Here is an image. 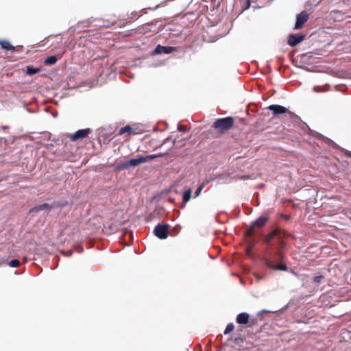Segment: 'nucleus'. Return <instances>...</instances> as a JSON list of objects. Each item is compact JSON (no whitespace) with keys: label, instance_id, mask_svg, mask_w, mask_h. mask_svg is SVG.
I'll return each mask as SVG.
<instances>
[{"label":"nucleus","instance_id":"nucleus-25","mask_svg":"<svg viewBox=\"0 0 351 351\" xmlns=\"http://www.w3.org/2000/svg\"><path fill=\"white\" fill-rule=\"evenodd\" d=\"M324 279V276L320 275V276H317L314 278L313 279V281L315 282V283H319L321 282V281Z\"/></svg>","mask_w":351,"mask_h":351},{"label":"nucleus","instance_id":"nucleus-12","mask_svg":"<svg viewBox=\"0 0 351 351\" xmlns=\"http://www.w3.org/2000/svg\"><path fill=\"white\" fill-rule=\"evenodd\" d=\"M50 209H51V206L48 204L45 203V204L34 206V208H32L30 210V213L38 212L40 210L49 211Z\"/></svg>","mask_w":351,"mask_h":351},{"label":"nucleus","instance_id":"nucleus-20","mask_svg":"<svg viewBox=\"0 0 351 351\" xmlns=\"http://www.w3.org/2000/svg\"><path fill=\"white\" fill-rule=\"evenodd\" d=\"M284 237H285V233H284V232L282 230H281L280 234H279V236L278 237V239L280 245L282 247H284L285 245V243L283 241Z\"/></svg>","mask_w":351,"mask_h":351},{"label":"nucleus","instance_id":"nucleus-28","mask_svg":"<svg viewBox=\"0 0 351 351\" xmlns=\"http://www.w3.org/2000/svg\"><path fill=\"white\" fill-rule=\"evenodd\" d=\"M276 254L277 256H278L279 259L280 260H282V252L280 250H278L276 252Z\"/></svg>","mask_w":351,"mask_h":351},{"label":"nucleus","instance_id":"nucleus-16","mask_svg":"<svg viewBox=\"0 0 351 351\" xmlns=\"http://www.w3.org/2000/svg\"><path fill=\"white\" fill-rule=\"evenodd\" d=\"M191 189H187L186 190L184 193H183V195H182V201L184 203H186L187 202H189L191 198Z\"/></svg>","mask_w":351,"mask_h":351},{"label":"nucleus","instance_id":"nucleus-2","mask_svg":"<svg viewBox=\"0 0 351 351\" xmlns=\"http://www.w3.org/2000/svg\"><path fill=\"white\" fill-rule=\"evenodd\" d=\"M154 158H156V156L154 155L138 156L137 158L129 160L128 161L125 162L123 164H121L119 167L121 169H125L128 168V167H137L141 164L149 162V160H152Z\"/></svg>","mask_w":351,"mask_h":351},{"label":"nucleus","instance_id":"nucleus-27","mask_svg":"<svg viewBox=\"0 0 351 351\" xmlns=\"http://www.w3.org/2000/svg\"><path fill=\"white\" fill-rule=\"evenodd\" d=\"M313 89H314V91L317 92V93L322 91V89L321 86H314Z\"/></svg>","mask_w":351,"mask_h":351},{"label":"nucleus","instance_id":"nucleus-32","mask_svg":"<svg viewBox=\"0 0 351 351\" xmlns=\"http://www.w3.org/2000/svg\"><path fill=\"white\" fill-rule=\"evenodd\" d=\"M348 156H350L351 157V152L348 153Z\"/></svg>","mask_w":351,"mask_h":351},{"label":"nucleus","instance_id":"nucleus-18","mask_svg":"<svg viewBox=\"0 0 351 351\" xmlns=\"http://www.w3.org/2000/svg\"><path fill=\"white\" fill-rule=\"evenodd\" d=\"M40 71V69L38 68H34L32 66H27V74L29 75H32L34 74H36Z\"/></svg>","mask_w":351,"mask_h":351},{"label":"nucleus","instance_id":"nucleus-31","mask_svg":"<svg viewBox=\"0 0 351 351\" xmlns=\"http://www.w3.org/2000/svg\"><path fill=\"white\" fill-rule=\"evenodd\" d=\"M3 129H7L8 128V126H3Z\"/></svg>","mask_w":351,"mask_h":351},{"label":"nucleus","instance_id":"nucleus-3","mask_svg":"<svg viewBox=\"0 0 351 351\" xmlns=\"http://www.w3.org/2000/svg\"><path fill=\"white\" fill-rule=\"evenodd\" d=\"M169 229V226L167 224L162 225L158 224L154 230V232L155 235L159 238L160 239H165L168 237V232Z\"/></svg>","mask_w":351,"mask_h":351},{"label":"nucleus","instance_id":"nucleus-7","mask_svg":"<svg viewBox=\"0 0 351 351\" xmlns=\"http://www.w3.org/2000/svg\"><path fill=\"white\" fill-rule=\"evenodd\" d=\"M177 48L174 47H169V46H162L160 45H158L154 51V54H161V53H165V54H169L172 52L176 51Z\"/></svg>","mask_w":351,"mask_h":351},{"label":"nucleus","instance_id":"nucleus-11","mask_svg":"<svg viewBox=\"0 0 351 351\" xmlns=\"http://www.w3.org/2000/svg\"><path fill=\"white\" fill-rule=\"evenodd\" d=\"M249 317L247 313H239L237 317V322L239 324H246L248 323Z\"/></svg>","mask_w":351,"mask_h":351},{"label":"nucleus","instance_id":"nucleus-4","mask_svg":"<svg viewBox=\"0 0 351 351\" xmlns=\"http://www.w3.org/2000/svg\"><path fill=\"white\" fill-rule=\"evenodd\" d=\"M309 16L306 11H302L296 16V21L295 24V29H301L304 24L308 21Z\"/></svg>","mask_w":351,"mask_h":351},{"label":"nucleus","instance_id":"nucleus-22","mask_svg":"<svg viewBox=\"0 0 351 351\" xmlns=\"http://www.w3.org/2000/svg\"><path fill=\"white\" fill-rule=\"evenodd\" d=\"M8 265L11 267H18L19 266V265H20V262L17 259H14V260L11 261L8 263Z\"/></svg>","mask_w":351,"mask_h":351},{"label":"nucleus","instance_id":"nucleus-8","mask_svg":"<svg viewBox=\"0 0 351 351\" xmlns=\"http://www.w3.org/2000/svg\"><path fill=\"white\" fill-rule=\"evenodd\" d=\"M304 35L291 34L288 38V44L291 47H295L300 43L304 39Z\"/></svg>","mask_w":351,"mask_h":351},{"label":"nucleus","instance_id":"nucleus-24","mask_svg":"<svg viewBox=\"0 0 351 351\" xmlns=\"http://www.w3.org/2000/svg\"><path fill=\"white\" fill-rule=\"evenodd\" d=\"M233 341L236 345L240 346L243 343L244 339L242 337H236Z\"/></svg>","mask_w":351,"mask_h":351},{"label":"nucleus","instance_id":"nucleus-29","mask_svg":"<svg viewBox=\"0 0 351 351\" xmlns=\"http://www.w3.org/2000/svg\"><path fill=\"white\" fill-rule=\"evenodd\" d=\"M246 4H247L246 8H250V0H247L246 1Z\"/></svg>","mask_w":351,"mask_h":351},{"label":"nucleus","instance_id":"nucleus-9","mask_svg":"<svg viewBox=\"0 0 351 351\" xmlns=\"http://www.w3.org/2000/svg\"><path fill=\"white\" fill-rule=\"evenodd\" d=\"M267 109L272 111L274 116H278L288 112V109L282 106L273 104L267 107Z\"/></svg>","mask_w":351,"mask_h":351},{"label":"nucleus","instance_id":"nucleus-30","mask_svg":"<svg viewBox=\"0 0 351 351\" xmlns=\"http://www.w3.org/2000/svg\"><path fill=\"white\" fill-rule=\"evenodd\" d=\"M289 114L291 115V117H295V118H298V117L295 114H294L293 113H292L291 112H289Z\"/></svg>","mask_w":351,"mask_h":351},{"label":"nucleus","instance_id":"nucleus-13","mask_svg":"<svg viewBox=\"0 0 351 351\" xmlns=\"http://www.w3.org/2000/svg\"><path fill=\"white\" fill-rule=\"evenodd\" d=\"M268 219L269 218L267 217L261 216L253 223V225L254 227L263 228Z\"/></svg>","mask_w":351,"mask_h":351},{"label":"nucleus","instance_id":"nucleus-33","mask_svg":"<svg viewBox=\"0 0 351 351\" xmlns=\"http://www.w3.org/2000/svg\"><path fill=\"white\" fill-rule=\"evenodd\" d=\"M262 312H268V311L266 310H263V311H262Z\"/></svg>","mask_w":351,"mask_h":351},{"label":"nucleus","instance_id":"nucleus-5","mask_svg":"<svg viewBox=\"0 0 351 351\" xmlns=\"http://www.w3.org/2000/svg\"><path fill=\"white\" fill-rule=\"evenodd\" d=\"M90 132H91V130L90 128L79 130L77 132H75L73 134L71 135L70 138L72 141H76L79 139L84 138Z\"/></svg>","mask_w":351,"mask_h":351},{"label":"nucleus","instance_id":"nucleus-19","mask_svg":"<svg viewBox=\"0 0 351 351\" xmlns=\"http://www.w3.org/2000/svg\"><path fill=\"white\" fill-rule=\"evenodd\" d=\"M234 328V326L233 324H232V323L228 324L223 332L224 335L229 334L230 332H232Z\"/></svg>","mask_w":351,"mask_h":351},{"label":"nucleus","instance_id":"nucleus-15","mask_svg":"<svg viewBox=\"0 0 351 351\" xmlns=\"http://www.w3.org/2000/svg\"><path fill=\"white\" fill-rule=\"evenodd\" d=\"M58 61V58L55 56H51L47 57L45 60V64L47 65H53L55 64Z\"/></svg>","mask_w":351,"mask_h":351},{"label":"nucleus","instance_id":"nucleus-23","mask_svg":"<svg viewBox=\"0 0 351 351\" xmlns=\"http://www.w3.org/2000/svg\"><path fill=\"white\" fill-rule=\"evenodd\" d=\"M254 226L252 224L246 231L245 234L248 237H251L254 233Z\"/></svg>","mask_w":351,"mask_h":351},{"label":"nucleus","instance_id":"nucleus-10","mask_svg":"<svg viewBox=\"0 0 351 351\" xmlns=\"http://www.w3.org/2000/svg\"><path fill=\"white\" fill-rule=\"evenodd\" d=\"M281 230H282L279 228H276L271 231L264 237V242L267 245H270V242L274 237H278L279 234H280Z\"/></svg>","mask_w":351,"mask_h":351},{"label":"nucleus","instance_id":"nucleus-6","mask_svg":"<svg viewBox=\"0 0 351 351\" xmlns=\"http://www.w3.org/2000/svg\"><path fill=\"white\" fill-rule=\"evenodd\" d=\"M264 263L265 265L269 267L270 269H274V270H282V271H287V267L285 265L281 264L278 265L275 261L271 260L269 258H265L264 259Z\"/></svg>","mask_w":351,"mask_h":351},{"label":"nucleus","instance_id":"nucleus-1","mask_svg":"<svg viewBox=\"0 0 351 351\" xmlns=\"http://www.w3.org/2000/svg\"><path fill=\"white\" fill-rule=\"evenodd\" d=\"M233 118L231 117H228L217 119L214 122L213 127L217 130L220 133H223L229 130L233 126Z\"/></svg>","mask_w":351,"mask_h":351},{"label":"nucleus","instance_id":"nucleus-21","mask_svg":"<svg viewBox=\"0 0 351 351\" xmlns=\"http://www.w3.org/2000/svg\"><path fill=\"white\" fill-rule=\"evenodd\" d=\"M204 186H205V183H204V182H203L202 184H200V185L197 187V189H196V191H195V197H198V196L200 195V193H201V192H202V189H204Z\"/></svg>","mask_w":351,"mask_h":351},{"label":"nucleus","instance_id":"nucleus-26","mask_svg":"<svg viewBox=\"0 0 351 351\" xmlns=\"http://www.w3.org/2000/svg\"><path fill=\"white\" fill-rule=\"evenodd\" d=\"M178 130L180 132H185V131L187 130V126L186 125H178Z\"/></svg>","mask_w":351,"mask_h":351},{"label":"nucleus","instance_id":"nucleus-17","mask_svg":"<svg viewBox=\"0 0 351 351\" xmlns=\"http://www.w3.org/2000/svg\"><path fill=\"white\" fill-rule=\"evenodd\" d=\"M126 132H128L130 134L133 133L134 132L133 128L130 125H126L125 127H123L119 130V134L122 135Z\"/></svg>","mask_w":351,"mask_h":351},{"label":"nucleus","instance_id":"nucleus-14","mask_svg":"<svg viewBox=\"0 0 351 351\" xmlns=\"http://www.w3.org/2000/svg\"><path fill=\"white\" fill-rule=\"evenodd\" d=\"M0 45L2 49L7 51H14L16 47L12 46L8 40H0Z\"/></svg>","mask_w":351,"mask_h":351}]
</instances>
